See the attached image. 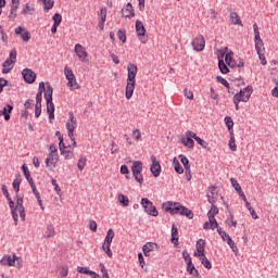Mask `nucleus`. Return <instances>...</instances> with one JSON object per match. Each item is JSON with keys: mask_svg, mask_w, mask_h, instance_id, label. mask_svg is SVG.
Instances as JSON below:
<instances>
[{"mask_svg": "<svg viewBox=\"0 0 278 278\" xmlns=\"http://www.w3.org/2000/svg\"><path fill=\"white\" fill-rule=\"evenodd\" d=\"M42 92H45V99L47 101V112L49 114V119H54V104L52 102L53 89L49 83H47V88H45V83H39L38 93L36 96V105H42Z\"/></svg>", "mask_w": 278, "mask_h": 278, "instance_id": "nucleus-1", "label": "nucleus"}, {"mask_svg": "<svg viewBox=\"0 0 278 278\" xmlns=\"http://www.w3.org/2000/svg\"><path fill=\"white\" fill-rule=\"evenodd\" d=\"M2 193L9 202L15 226L18 225V215L22 220L25 222V207L23 206V198L17 197L16 205L14 206V201H12V198H10V192H8V188L5 186L2 187Z\"/></svg>", "mask_w": 278, "mask_h": 278, "instance_id": "nucleus-2", "label": "nucleus"}, {"mask_svg": "<svg viewBox=\"0 0 278 278\" xmlns=\"http://www.w3.org/2000/svg\"><path fill=\"white\" fill-rule=\"evenodd\" d=\"M163 208L165 212L170 213L172 215L180 214L189 219L193 218V213L189 208L182 206L180 203L167 202L163 204Z\"/></svg>", "mask_w": 278, "mask_h": 278, "instance_id": "nucleus-3", "label": "nucleus"}, {"mask_svg": "<svg viewBox=\"0 0 278 278\" xmlns=\"http://www.w3.org/2000/svg\"><path fill=\"white\" fill-rule=\"evenodd\" d=\"M68 119L66 122V129H67V135H68V138L71 139L72 141V147L73 149L77 147V143L75 141V137H74V130L76 129L77 127V119L74 115V113H68Z\"/></svg>", "mask_w": 278, "mask_h": 278, "instance_id": "nucleus-4", "label": "nucleus"}, {"mask_svg": "<svg viewBox=\"0 0 278 278\" xmlns=\"http://www.w3.org/2000/svg\"><path fill=\"white\" fill-rule=\"evenodd\" d=\"M2 265L15 267L17 269L23 268V258L18 257L16 254L4 255L1 260Z\"/></svg>", "mask_w": 278, "mask_h": 278, "instance_id": "nucleus-5", "label": "nucleus"}, {"mask_svg": "<svg viewBox=\"0 0 278 278\" xmlns=\"http://www.w3.org/2000/svg\"><path fill=\"white\" fill-rule=\"evenodd\" d=\"M16 48H13V50H11L10 54H9V59H7V61H4V63H2V73L3 74H8L10 73V71H12V68H14V64H16Z\"/></svg>", "mask_w": 278, "mask_h": 278, "instance_id": "nucleus-6", "label": "nucleus"}, {"mask_svg": "<svg viewBox=\"0 0 278 278\" xmlns=\"http://www.w3.org/2000/svg\"><path fill=\"white\" fill-rule=\"evenodd\" d=\"M218 212H219L218 208L213 204L211 211L207 213L208 222H206L204 224V229L205 230H207V229L214 230L215 228L218 227V224L215 219V215H217Z\"/></svg>", "mask_w": 278, "mask_h": 278, "instance_id": "nucleus-7", "label": "nucleus"}, {"mask_svg": "<svg viewBox=\"0 0 278 278\" xmlns=\"http://www.w3.org/2000/svg\"><path fill=\"white\" fill-rule=\"evenodd\" d=\"M64 75L67 79V87L71 89V90H78L80 87L71 70V67H64Z\"/></svg>", "mask_w": 278, "mask_h": 278, "instance_id": "nucleus-8", "label": "nucleus"}, {"mask_svg": "<svg viewBox=\"0 0 278 278\" xmlns=\"http://www.w3.org/2000/svg\"><path fill=\"white\" fill-rule=\"evenodd\" d=\"M252 92L253 87H251V85H249L244 89H241L239 93H236V96H233L236 98V102L247 103L250 100Z\"/></svg>", "mask_w": 278, "mask_h": 278, "instance_id": "nucleus-9", "label": "nucleus"}, {"mask_svg": "<svg viewBox=\"0 0 278 278\" xmlns=\"http://www.w3.org/2000/svg\"><path fill=\"white\" fill-rule=\"evenodd\" d=\"M142 168H143V166L140 161L134 162V164L131 166L132 175H134L136 181L139 182L140 185L143 184Z\"/></svg>", "mask_w": 278, "mask_h": 278, "instance_id": "nucleus-10", "label": "nucleus"}, {"mask_svg": "<svg viewBox=\"0 0 278 278\" xmlns=\"http://www.w3.org/2000/svg\"><path fill=\"white\" fill-rule=\"evenodd\" d=\"M141 205L144 208V212L148 215H151L153 217H156L159 215L157 210L155 208V206L152 204V202H150L148 199H142L141 200Z\"/></svg>", "mask_w": 278, "mask_h": 278, "instance_id": "nucleus-11", "label": "nucleus"}, {"mask_svg": "<svg viewBox=\"0 0 278 278\" xmlns=\"http://www.w3.org/2000/svg\"><path fill=\"white\" fill-rule=\"evenodd\" d=\"M192 47L194 51L197 52H202L205 47V39L203 35H198L197 37L193 38L192 40Z\"/></svg>", "mask_w": 278, "mask_h": 278, "instance_id": "nucleus-12", "label": "nucleus"}, {"mask_svg": "<svg viewBox=\"0 0 278 278\" xmlns=\"http://www.w3.org/2000/svg\"><path fill=\"white\" fill-rule=\"evenodd\" d=\"M225 62L230 68H243L244 67V61L243 59H233V58H228L225 56Z\"/></svg>", "mask_w": 278, "mask_h": 278, "instance_id": "nucleus-13", "label": "nucleus"}, {"mask_svg": "<svg viewBox=\"0 0 278 278\" xmlns=\"http://www.w3.org/2000/svg\"><path fill=\"white\" fill-rule=\"evenodd\" d=\"M74 52L80 62H85L86 59L88 58V52H86V50H85L84 46H81V43L75 45Z\"/></svg>", "mask_w": 278, "mask_h": 278, "instance_id": "nucleus-14", "label": "nucleus"}, {"mask_svg": "<svg viewBox=\"0 0 278 278\" xmlns=\"http://www.w3.org/2000/svg\"><path fill=\"white\" fill-rule=\"evenodd\" d=\"M138 73V67L135 63H128L127 65V79L126 81H136V75Z\"/></svg>", "mask_w": 278, "mask_h": 278, "instance_id": "nucleus-15", "label": "nucleus"}, {"mask_svg": "<svg viewBox=\"0 0 278 278\" xmlns=\"http://www.w3.org/2000/svg\"><path fill=\"white\" fill-rule=\"evenodd\" d=\"M22 76L27 84L36 83V72H34V70H23Z\"/></svg>", "mask_w": 278, "mask_h": 278, "instance_id": "nucleus-16", "label": "nucleus"}, {"mask_svg": "<svg viewBox=\"0 0 278 278\" xmlns=\"http://www.w3.org/2000/svg\"><path fill=\"white\" fill-rule=\"evenodd\" d=\"M15 34L20 35L24 42H27L31 39V34L23 26H17L15 28Z\"/></svg>", "mask_w": 278, "mask_h": 278, "instance_id": "nucleus-17", "label": "nucleus"}, {"mask_svg": "<svg viewBox=\"0 0 278 278\" xmlns=\"http://www.w3.org/2000/svg\"><path fill=\"white\" fill-rule=\"evenodd\" d=\"M151 161H152L151 173L155 178H157L162 172L160 162L156 160L154 155L151 156Z\"/></svg>", "mask_w": 278, "mask_h": 278, "instance_id": "nucleus-18", "label": "nucleus"}, {"mask_svg": "<svg viewBox=\"0 0 278 278\" xmlns=\"http://www.w3.org/2000/svg\"><path fill=\"white\" fill-rule=\"evenodd\" d=\"M58 162H59V155L58 154H48V156H47V159L45 161L46 166L49 169L55 168Z\"/></svg>", "mask_w": 278, "mask_h": 278, "instance_id": "nucleus-19", "label": "nucleus"}, {"mask_svg": "<svg viewBox=\"0 0 278 278\" xmlns=\"http://www.w3.org/2000/svg\"><path fill=\"white\" fill-rule=\"evenodd\" d=\"M136 33H137V36L139 37V39L142 41V43H146L147 39L142 40L141 37H143L146 35L147 29L140 20L136 21Z\"/></svg>", "mask_w": 278, "mask_h": 278, "instance_id": "nucleus-20", "label": "nucleus"}, {"mask_svg": "<svg viewBox=\"0 0 278 278\" xmlns=\"http://www.w3.org/2000/svg\"><path fill=\"white\" fill-rule=\"evenodd\" d=\"M190 135H194L192 130H187L186 132V138L181 139V143L187 147L188 149H193L194 147V141L192 140L193 137H190Z\"/></svg>", "mask_w": 278, "mask_h": 278, "instance_id": "nucleus-21", "label": "nucleus"}, {"mask_svg": "<svg viewBox=\"0 0 278 278\" xmlns=\"http://www.w3.org/2000/svg\"><path fill=\"white\" fill-rule=\"evenodd\" d=\"M126 83H127V85H126V89H125V97L127 100H130L134 94V90L136 88V81L126 80Z\"/></svg>", "mask_w": 278, "mask_h": 278, "instance_id": "nucleus-22", "label": "nucleus"}, {"mask_svg": "<svg viewBox=\"0 0 278 278\" xmlns=\"http://www.w3.org/2000/svg\"><path fill=\"white\" fill-rule=\"evenodd\" d=\"M159 250V245L153 242H148L143 245L142 251L146 256H150L151 252H155Z\"/></svg>", "mask_w": 278, "mask_h": 278, "instance_id": "nucleus-23", "label": "nucleus"}, {"mask_svg": "<svg viewBox=\"0 0 278 278\" xmlns=\"http://www.w3.org/2000/svg\"><path fill=\"white\" fill-rule=\"evenodd\" d=\"M203 255H205V241L200 239L197 242V252H194L193 256L200 257V256H203Z\"/></svg>", "mask_w": 278, "mask_h": 278, "instance_id": "nucleus-24", "label": "nucleus"}, {"mask_svg": "<svg viewBox=\"0 0 278 278\" xmlns=\"http://www.w3.org/2000/svg\"><path fill=\"white\" fill-rule=\"evenodd\" d=\"M122 14L126 18H130L135 16L134 8L130 2H128L127 5L122 9Z\"/></svg>", "mask_w": 278, "mask_h": 278, "instance_id": "nucleus-25", "label": "nucleus"}, {"mask_svg": "<svg viewBox=\"0 0 278 278\" xmlns=\"http://www.w3.org/2000/svg\"><path fill=\"white\" fill-rule=\"evenodd\" d=\"M106 14H108L106 8L105 7L101 8V10H100V22H99L100 30L104 29Z\"/></svg>", "mask_w": 278, "mask_h": 278, "instance_id": "nucleus-26", "label": "nucleus"}, {"mask_svg": "<svg viewBox=\"0 0 278 278\" xmlns=\"http://www.w3.org/2000/svg\"><path fill=\"white\" fill-rule=\"evenodd\" d=\"M36 13V8L31 3H26L22 10L23 15H34Z\"/></svg>", "mask_w": 278, "mask_h": 278, "instance_id": "nucleus-27", "label": "nucleus"}, {"mask_svg": "<svg viewBox=\"0 0 278 278\" xmlns=\"http://www.w3.org/2000/svg\"><path fill=\"white\" fill-rule=\"evenodd\" d=\"M21 4V0H12V8L10 13V18L16 17V11L18 10V5Z\"/></svg>", "mask_w": 278, "mask_h": 278, "instance_id": "nucleus-28", "label": "nucleus"}, {"mask_svg": "<svg viewBox=\"0 0 278 278\" xmlns=\"http://www.w3.org/2000/svg\"><path fill=\"white\" fill-rule=\"evenodd\" d=\"M230 21L233 25H240L243 26L242 21L237 12L232 11L230 12Z\"/></svg>", "mask_w": 278, "mask_h": 278, "instance_id": "nucleus-29", "label": "nucleus"}, {"mask_svg": "<svg viewBox=\"0 0 278 278\" xmlns=\"http://www.w3.org/2000/svg\"><path fill=\"white\" fill-rule=\"evenodd\" d=\"M22 169L24 172V176L27 179L29 186H34V178L31 177V174L29 173V168H27V165H23Z\"/></svg>", "mask_w": 278, "mask_h": 278, "instance_id": "nucleus-30", "label": "nucleus"}, {"mask_svg": "<svg viewBox=\"0 0 278 278\" xmlns=\"http://www.w3.org/2000/svg\"><path fill=\"white\" fill-rule=\"evenodd\" d=\"M217 81L220 83L223 86H225L228 89V92L230 94L235 93V91H233L232 87L229 85L228 80L223 78V76H217Z\"/></svg>", "mask_w": 278, "mask_h": 278, "instance_id": "nucleus-31", "label": "nucleus"}, {"mask_svg": "<svg viewBox=\"0 0 278 278\" xmlns=\"http://www.w3.org/2000/svg\"><path fill=\"white\" fill-rule=\"evenodd\" d=\"M179 240L178 229L175 225L172 227V242L177 245Z\"/></svg>", "mask_w": 278, "mask_h": 278, "instance_id": "nucleus-32", "label": "nucleus"}, {"mask_svg": "<svg viewBox=\"0 0 278 278\" xmlns=\"http://www.w3.org/2000/svg\"><path fill=\"white\" fill-rule=\"evenodd\" d=\"M12 110H14V106H11V104H8L7 106H4V109L2 111L4 121H10V113H12Z\"/></svg>", "mask_w": 278, "mask_h": 278, "instance_id": "nucleus-33", "label": "nucleus"}, {"mask_svg": "<svg viewBox=\"0 0 278 278\" xmlns=\"http://www.w3.org/2000/svg\"><path fill=\"white\" fill-rule=\"evenodd\" d=\"M190 137H193V139L203 148L206 149L208 147V143L202 140L200 137H198L194 132L190 134Z\"/></svg>", "mask_w": 278, "mask_h": 278, "instance_id": "nucleus-34", "label": "nucleus"}, {"mask_svg": "<svg viewBox=\"0 0 278 278\" xmlns=\"http://www.w3.org/2000/svg\"><path fill=\"white\" fill-rule=\"evenodd\" d=\"M173 166L177 174L179 175L184 174V168L181 167V165L179 164V161L176 157L173 160Z\"/></svg>", "mask_w": 278, "mask_h": 278, "instance_id": "nucleus-35", "label": "nucleus"}, {"mask_svg": "<svg viewBox=\"0 0 278 278\" xmlns=\"http://www.w3.org/2000/svg\"><path fill=\"white\" fill-rule=\"evenodd\" d=\"M114 236H115V233H114L113 229H109L108 232H106V237L104 239V243L112 244Z\"/></svg>", "mask_w": 278, "mask_h": 278, "instance_id": "nucleus-36", "label": "nucleus"}, {"mask_svg": "<svg viewBox=\"0 0 278 278\" xmlns=\"http://www.w3.org/2000/svg\"><path fill=\"white\" fill-rule=\"evenodd\" d=\"M188 267H187V271L190 274V275H193L195 277L199 276V271L195 269L194 265L192 264V262L190 263H187Z\"/></svg>", "mask_w": 278, "mask_h": 278, "instance_id": "nucleus-37", "label": "nucleus"}, {"mask_svg": "<svg viewBox=\"0 0 278 278\" xmlns=\"http://www.w3.org/2000/svg\"><path fill=\"white\" fill-rule=\"evenodd\" d=\"M117 200L125 207L129 205V199L124 194H118Z\"/></svg>", "mask_w": 278, "mask_h": 278, "instance_id": "nucleus-38", "label": "nucleus"}, {"mask_svg": "<svg viewBox=\"0 0 278 278\" xmlns=\"http://www.w3.org/2000/svg\"><path fill=\"white\" fill-rule=\"evenodd\" d=\"M54 235H55L54 227L52 225L47 226L45 238L49 239L54 237Z\"/></svg>", "mask_w": 278, "mask_h": 278, "instance_id": "nucleus-39", "label": "nucleus"}, {"mask_svg": "<svg viewBox=\"0 0 278 278\" xmlns=\"http://www.w3.org/2000/svg\"><path fill=\"white\" fill-rule=\"evenodd\" d=\"M41 3L43 4L45 12H49L53 8L54 0H45Z\"/></svg>", "mask_w": 278, "mask_h": 278, "instance_id": "nucleus-40", "label": "nucleus"}, {"mask_svg": "<svg viewBox=\"0 0 278 278\" xmlns=\"http://www.w3.org/2000/svg\"><path fill=\"white\" fill-rule=\"evenodd\" d=\"M230 141H229V149L233 152L237 151V146H236V139H235V136H233V130H231L230 132Z\"/></svg>", "mask_w": 278, "mask_h": 278, "instance_id": "nucleus-41", "label": "nucleus"}, {"mask_svg": "<svg viewBox=\"0 0 278 278\" xmlns=\"http://www.w3.org/2000/svg\"><path fill=\"white\" fill-rule=\"evenodd\" d=\"M202 263V265L207 268L211 269L212 268V264L211 262L206 258L205 254L203 256H198Z\"/></svg>", "mask_w": 278, "mask_h": 278, "instance_id": "nucleus-42", "label": "nucleus"}, {"mask_svg": "<svg viewBox=\"0 0 278 278\" xmlns=\"http://www.w3.org/2000/svg\"><path fill=\"white\" fill-rule=\"evenodd\" d=\"M218 67H219V71L222 74L226 75L229 73L228 67H227L226 63H224L223 60L218 61Z\"/></svg>", "mask_w": 278, "mask_h": 278, "instance_id": "nucleus-43", "label": "nucleus"}, {"mask_svg": "<svg viewBox=\"0 0 278 278\" xmlns=\"http://www.w3.org/2000/svg\"><path fill=\"white\" fill-rule=\"evenodd\" d=\"M117 36L119 41H122L123 43H126L127 36H126V30L124 28L118 29Z\"/></svg>", "mask_w": 278, "mask_h": 278, "instance_id": "nucleus-44", "label": "nucleus"}, {"mask_svg": "<svg viewBox=\"0 0 278 278\" xmlns=\"http://www.w3.org/2000/svg\"><path fill=\"white\" fill-rule=\"evenodd\" d=\"M86 164H87V159L85 156H81L79 160H78V163H77V167L80 172L84 170V168L86 167Z\"/></svg>", "mask_w": 278, "mask_h": 278, "instance_id": "nucleus-45", "label": "nucleus"}, {"mask_svg": "<svg viewBox=\"0 0 278 278\" xmlns=\"http://www.w3.org/2000/svg\"><path fill=\"white\" fill-rule=\"evenodd\" d=\"M102 249L110 258L113 256V253L111 251V243L104 242Z\"/></svg>", "mask_w": 278, "mask_h": 278, "instance_id": "nucleus-46", "label": "nucleus"}, {"mask_svg": "<svg viewBox=\"0 0 278 278\" xmlns=\"http://www.w3.org/2000/svg\"><path fill=\"white\" fill-rule=\"evenodd\" d=\"M225 124H226L229 132L233 131L232 127H233L235 123L231 117H229V116L225 117Z\"/></svg>", "mask_w": 278, "mask_h": 278, "instance_id": "nucleus-47", "label": "nucleus"}, {"mask_svg": "<svg viewBox=\"0 0 278 278\" xmlns=\"http://www.w3.org/2000/svg\"><path fill=\"white\" fill-rule=\"evenodd\" d=\"M255 50H256L257 53H264L265 52L263 40L255 42Z\"/></svg>", "mask_w": 278, "mask_h": 278, "instance_id": "nucleus-48", "label": "nucleus"}, {"mask_svg": "<svg viewBox=\"0 0 278 278\" xmlns=\"http://www.w3.org/2000/svg\"><path fill=\"white\" fill-rule=\"evenodd\" d=\"M215 190H216L215 187L208 188L210 194L207 195V198H208V202H210L211 204H214V203H215V198H214V191H215Z\"/></svg>", "mask_w": 278, "mask_h": 278, "instance_id": "nucleus-49", "label": "nucleus"}, {"mask_svg": "<svg viewBox=\"0 0 278 278\" xmlns=\"http://www.w3.org/2000/svg\"><path fill=\"white\" fill-rule=\"evenodd\" d=\"M217 231H218L219 236L223 238V240L228 243V240L231 239V237L229 235H227L225 231H223V228H220V227H217Z\"/></svg>", "mask_w": 278, "mask_h": 278, "instance_id": "nucleus-50", "label": "nucleus"}, {"mask_svg": "<svg viewBox=\"0 0 278 278\" xmlns=\"http://www.w3.org/2000/svg\"><path fill=\"white\" fill-rule=\"evenodd\" d=\"M60 152H61V155H63L65 160L73 159V151L62 150Z\"/></svg>", "mask_w": 278, "mask_h": 278, "instance_id": "nucleus-51", "label": "nucleus"}, {"mask_svg": "<svg viewBox=\"0 0 278 278\" xmlns=\"http://www.w3.org/2000/svg\"><path fill=\"white\" fill-rule=\"evenodd\" d=\"M132 137H134V139H135L136 141L141 140L142 135H141L139 128H135V129L132 130Z\"/></svg>", "mask_w": 278, "mask_h": 278, "instance_id": "nucleus-52", "label": "nucleus"}, {"mask_svg": "<svg viewBox=\"0 0 278 278\" xmlns=\"http://www.w3.org/2000/svg\"><path fill=\"white\" fill-rule=\"evenodd\" d=\"M42 114V104H35V117L38 118Z\"/></svg>", "mask_w": 278, "mask_h": 278, "instance_id": "nucleus-53", "label": "nucleus"}, {"mask_svg": "<svg viewBox=\"0 0 278 278\" xmlns=\"http://www.w3.org/2000/svg\"><path fill=\"white\" fill-rule=\"evenodd\" d=\"M52 20H53V22H54L53 25H60L61 22H62V16H61L60 13H55V14L53 15Z\"/></svg>", "mask_w": 278, "mask_h": 278, "instance_id": "nucleus-54", "label": "nucleus"}, {"mask_svg": "<svg viewBox=\"0 0 278 278\" xmlns=\"http://www.w3.org/2000/svg\"><path fill=\"white\" fill-rule=\"evenodd\" d=\"M179 159L182 165L185 166V169L190 168L189 160L185 155H179Z\"/></svg>", "mask_w": 278, "mask_h": 278, "instance_id": "nucleus-55", "label": "nucleus"}, {"mask_svg": "<svg viewBox=\"0 0 278 278\" xmlns=\"http://www.w3.org/2000/svg\"><path fill=\"white\" fill-rule=\"evenodd\" d=\"M13 189H14L15 193H18V191H21V180L15 179L13 181Z\"/></svg>", "mask_w": 278, "mask_h": 278, "instance_id": "nucleus-56", "label": "nucleus"}, {"mask_svg": "<svg viewBox=\"0 0 278 278\" xmlns=\"http://www.w3.org/2000/svg\"><path fill=\"white\" fill-rule=\"evenodd\" d=\"M226 223L229 225V227H237L238 223L235 220L233 215H230V218L226 220Z\"/></svg>", "mask_w": 278, "mask_h": 278, "instance_id": "nucleus-57", "label": "nucleus"}, {"mask_svg": "<svg viewBox=\"0 0 278 278\" xmlns=\"http://www.w3.org/2000/svg\"><path fill=\"white\" fill-rule=\"evenodd\" d=\"M230 181H231V185H232V187L235 188V190H236L237 192H239L240 190H242L241 187H240V185L238 184V181H237L235 178H231Z\"/></svg>", "mask_w": 278, "mask_h": 278, "instance_id": "nucleus-58", "label": "nucleus"}, {"mask_svg": "<svg viewBox=\"0 0 278 278\" xmlns=\"http://www.w3.org/2000/svg\"><path fill=\"white\" fill-rule=\"evenodd\" d=\"M227 244L230 247V249H231L235 253L238 252V248H237L236 243L232 241V239L228 238V243H227Z\"/></svg>", "mask_w": 278, "mask_h": 278, "instance_id": "nucleus-59", "label": "nucleus"}, {"mask_svg": "<svg viewBox=\"0 0 278 278\" xmlns=\"http://www.w3.org/2000/svg\"><path fill=\"white\" fill-rule=\"evenodd\" d=\"M67 274H68V267H67V266H62V267L60 268V275H61V277H66Z\"/></svg>", "mask_w": 278, "mask_h": 278, "instance_id": "nucleus-60", "label": "nucleus"}, {"mask_svg": "<svg viewBox=\"0 0 278 278\" xmlns=\"http://www.w3.org/2000/svg\"><path fill=\"white\" fill-rule=\"evenodd\" d=\"M77 271L84 275H90V270L87 267H77Z\"/></svg>", "mask_w": 278, "mask_h": 278, "instance_id": "nucleus-61", "label": "nucleus"}, {"mask_svg": "<svg viewBox=\"0 0 278 278\" xmlns=\"http://www.w3.org/2000/svg\"><path fill=\"white\" fill-rule=\"evenodd\" d=\"M182 257H184V260L186 261L187 264L192 263V260H191V257H190V255L187 251L182 252Z\"/></svg>", "mask_w": 278, "mask_h": 278, "instance_id": "nucleus-62", "label": "nucleus"}, {"mask_svg": "<svg viewBox=\"0 0 278 278\" xmlns=\"http://www.w3.org/2000/svg\"><path fill=\"white\" fill-rule=\"evenodd\" d=\"M257 54H258V58H260V61H261L262 65L265 66L267 64V61L265 59V52H258Z\"/></svg>", "mask_w": 278, "mask_h": 278, "instance_id": "nucleus-63", "label": "nucleus"}, {"mask_svg": "<svg viewBox=\"0 0 278 278\" xmlns=\"http://www.w3.org/2000/svg\"><path fill=\"white\" fill-rule=\"evenodd\" d=\"M89 228H90L93 232H96V231H97V228H98L97 223H96L94 220H90V222H89Z\"/></svg>", "mask_w": 278, "mask_h": 278, "instance_id": "nucleus-64", "label": "nucleus"}]
</instances>
